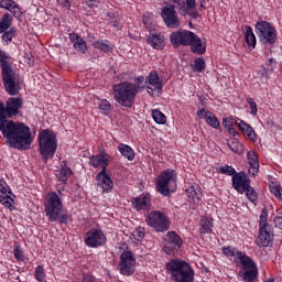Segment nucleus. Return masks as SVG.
Returning a JSON list of instances; mask_svg holds the SVG:
<instances>
[{
    "label": "nucleus",
    "instance_id": "f257e3e1",
    "mask_svg": "<svg viewBox=\"0 0 282 282\" xmlns=\"http://www.w3.org/2000/svg\"><path fill=\"white\" fill-rule=\"evenodd\" d=\"M0 131L11 149L28 151L32 145L30 127L23 122H14L6 117V107L0 101Z\"/></svg>",
    "mask_w": 282,
    "mask_h": 282
},
{
    "label": "nucleus",
    "instance_id": "f03ea898",
    "mask_svg": "<svg viewBox=\"0 0 282 282\" xmlns=\"http://www.w3.org/2000/svg\"><path fill=\"white\" fill-rule=\"evenodd\" d=\"M195 0H178V4H170L162 8L161 17L167 28H180V18H177V11L186 17L189 10H195ZM175 8L177 11H175Z\"/></svg>",
    "mask_w": 282,
    "mask_h": 282
},
{
    "label": "nucleus",
    "instance_id": "7ed1b4c3",
    "mask_svg": "<svg viewBox=\"0 0 282 282\" xmlns=\"http://www.w3.org/2000/svg\"><path fill=\"white\" fill-rule=\"evenodd\" d=\"M0 67L1 77L4 89L9 96H17L19 94V84H17V72L10 64V55L0 50Z\"/></svg>",
    "mask_w": 282,
    "mask_h": 282
},
{
    "label": "nucleus",
    "instance_id": "20e7f679",
    "mask_svg": "<svg viewBox=\"0 0 282 282\" xmlns=\"http://www.w3.org/2000/svg\"><path fill=\"white\" fill-rule=\"evenodd\" d=\"M166 270L175 282H193L195 281V271L191 264L184 260L172 259L165 264Z\"/></svg>",
    "mask_w": 282,
    "mask_h": 282
},
{
    "label": "nucleus",
    "instance_id": "39448f33",
    "mask_svg": "<svg viewBox=\"0 0 282 282\" xmlns=\"http://www.w3.org/2000/svg\"><path fill=\"white\" fill-rule=\"evenodd\" d=\"M40 155L45 164L52 158H54L56 153V149H58V141L56 140V133L52 130H42L37 137Z\"/></svg>",
    "mask_w": 282,
    "mask_h": 282
},
{
    "label": "nucleus",
    "instance_id": "423d86ee",
    "mask_svg": "<svg viewBox=\"0 0 282 282\" xmlns=\"http://www.w3.org/2000/svg\"><path fill=\"white\" fill-rule=\"evenodd\" d=\"M113 94L116 101L121 107L131 108L133 102H135V86L129 82H122L113 86Z\"/></svg>",
    "mask_w": 282,
    "mask_h": 282
},
{
    "label": "nucleus",
    "instance_id": "0eeeda50",
    "mask_svg": "<svg viewBox=\"0 0 282 282\" xmlns=\"http://www.w3.org/2000/svg\"><path fill=\"white\" fill-rule=\"evenodd\" d=\"M234 188L237 191V193H240V195H243L246 193V197L254 204V202L259 198V195L257 194V191H254V187L250 186V177H248V174L246 172H239L234 177Z\"/></svg>",
    "mask_w": 282,
    "mask_h": 282
},
{
    "label": "nucleus",
    "instance_id": "6e6552de",
    "mask_svg": "<svg viewBox=\"0 0 282 282\" xmlns=\"http://www.w3.org/2000/svg\"><path fill=\"white\" fill-rule=\"evenodd\" d=\"M258 36L263 45H274L276 43V29L268 21H259L256 23Z\"/></svg>",
    "mask_w": 282,
    "mask_h": 282
},
{
    "label": "nucleus",
    "instance_id": "1a4fd4ad",
    "mask_svg": "<svg viewBox=\"0 0 282 282\" xmlns=\"http://www.w3.org/2000/svg\"><path fill=\"white\" fill-rule=\"evenodd\" d=\"M45 213L50 221H58V215L63 213V202L56 192H53L46 200Z\"/></svg>",
    "mask_w": 282,
    "mask_h": 282
},
{
    "label": "nucleus",
    "instance_id": "9d476101",
    "mask_svg": "<svg viewBox=\"0 0 282 282\" xmlns=\"http://www.w3.org/2000/svg\"><path fill=\"white\" fill-rule=\"evenodd\" d=\"M145 221L148 226L154 228L156 232H166V230H169V217H166L164 213L160 210L151 212Z\"/></svg>",
    "mask_w": 282,
    "mask_h": 282
},
{
    "label": "nucleus",
    "instance_id": "9b49d317",
    "mask_svg": "<svg viewBox=\"0 0 282 282\" xmlns=\"http://www.w3.org/2000/svg\"><path fill=\"white\" fill-rule=\"evenodd\" d=\"M175 171L165 170L161 173L160 176L156 178L155 187L158 193L163 195L164 197H169L171 195V188H169V185L171 182H175Z\"/></svg>",
    "mask_w": 282,
    "mask_h": 282
},
{
    "label": "nucleus",
    "instance_id": "f8f14e48",
    "mask_svg": "<svg viewBox=\"0 0 282 282\" xmlns=\"http://www.w3.org/2000/svg\"><path fill=\"white\" fill-rule=\"evenodd\" d=\"M163 243V251L170 257L175 254V252H177L182 248V246H184L182 237H180V235H177V232L175 231H169L166 234V237L164 238Z\"/></svg>",
    "mask_w": 282,
    "mask_h": 282
},
{
    "label": "nucleus",
    "instance_id": "ddd939ff",
    "mask_svg": "<svg viewBox=\"0 0 282 282\" xmlns=\"http://www.w3.org/2000/svg\"><path fill=\"white\" fill-rule=\"evenodd\" d=\"M194 36L195 33L193 31L180 30L171 33L170 41L175 48L181 45L188 47V45L193 44Z\"/></svg>",
    "mask_w": 282,
    "mask_h": 282
},
{
    "label": "nucleus",
    "instance_id": "4468645a",
    "mask_svg": "<svg viewBox=\"0 0 282 282\" xmlns=\"http://www.w3.org/2000/svg\"><path fill=\"white\" fill-rule=\"evenodd\" d=\"M120 274L131 276L135 272V258L131 251H123L120 256Z\"/></svg>",
    "mask_w": 282,
    "mask_h": 282
},
{
    "label": "nucleus",
    "instance_id": "2eb2a0df",
    "mask_svg": "<svg viewBox=\"0 0 282 282\" xmlns=\"http://www.w3.org/2000/svg\"><path fill=\"white\" fill-rule=\"evenodd\" d=\"M85 241L88 248H98V246H105L107 236L100 229H91L87 231Z\"/></svg>",
    "mask_w": 282,
    "mask_h": 282
},
{
    "label": "nucleus",
    "instance_id": "dca6fc26",
    "mask_svg": "<svg viewBox=\"0 0 282 282\" xmlns=\"http://www.w3.org/2000/svg\"><path fill=\"white\" fill-rule=\"evenodd\" d=\"M145 83H149L147 89L148 94H150L152 97L153 96H160L162 94V88L164 85L162 84V80H160V75L158 74L156 70L150 72L149 76L145 79Z\"/></svg>",
    "mask_w": 282,
    "mask_h": 282
},
{
    "label": "nucleus",
    "instance_id": "f3484780",
    "mask_svg": "<svg viewBox=\"0 0 282 282\" xmlns=\"http://www.w3.org/2000/svg\"><path fill=\"white\" fill-rule=\"evenodd\" d=\"M23 107L22 98L11 97L7 100V107L4 108V116L8 118H12V116H18L19 109Z\"/></svg>",
    "mask_w": 282,
    "mask_h": 282
},
{
    "label": "nucleus",
    "instance_id": "a211bd4d",
    "mask_svg": "<svg viewBox=\"0 0 282 282\" xmlns=\"http://www.w3.org/2000/svg\"><path fill=\"white\" fill-rule=\"evenodd\" d=\"M132 206L138 213L140 210H149L151 208V194H142L139 197H133Z\"/></svg>",
    "mask_w": 282,
    "mask_h": 282
},
{
    "label": "nucleus",
    "instance_id": "6ab92c4d",
    "mask_svg": "<svg viewBox=\"0 0 282 282\" xmlns=\"http://www.w3.org/2000/svg\"><path fill=\"white\" fill-rule=\"evenodd\" d=\"M270 232H272V226L270 224H264L260 227L258 238L262 248H268L272 243V235Z\"/></svg>",
    "mask_w": 282,
    "mask_h": 282
},
{
    "label": "nucleus",
    "instance_id": "aec40b11",
    "mask_svg": "<svg viewBox=\"0 0 282 282\" xmlns=\"http://www.w3.org/2000/svg\"><path fill=\"white\" fill-rule=\"evenodd\" d=\"M247 158L250 166L249 173L250 175H253V177H257V175H259V156L257 155V152L249 151Z\"/></svg>",
    "mask_w": 282,
    "mask_h": 282
},
{
    "label": "nucleus",
    "instance_id": "412c9836",
    "mask_svg": "<svg viewBox=\"0 0 282 282\" xmlns=\"http://www.w3.org/2000/svg\"><path fill=\"white\" fill-rule=\"evenodd\" d=\"M98 186H101L102 191L109 193L113 188V181H111V176L107 174V172H99L97 175Z\"/></svg>",
    "mask_w": 282,
    "mask_h": 282
},
{
    "label": "nucleus",
    "instance_id": "4be33fe9",
    "mask_svg": "<svg viewBox=\"0 0 282 282\" xmlns=\"http://www.w3.org/2000/svg\"><path fill=\"white\" fill-rule=\"evenodd\" d=\"M69 40L74 43V47L77 52H80V54H85V52H87V42H85L78 33H69Z\"/></svg>",
    "mask_w": 282,
    "mask_h": 282
},
{
    "label": "nucleus",
    "instance_id": "5701e85b",
    "mask_svg": "<svg viewBox=\"0 0 282 282\" xmlns=\"http://www.w3.org/2000/svg\"><path fill=\"white\" fill-rule=\"evenodd\" d=\"M237 254L242 270H252L257 268V263H254V260L246 254V252L237 251Z\"/></svg>",
    "mask_w": 282,
    "mask_h": 282
},
{
    "label": "nucleus",
    "instance_id": "b1692460",
    "mask_svg": "<svg viewBox=\"0 0 282 282\" xmlns=\"http://www.w3.org/2000/svg\"><path fill=\"white\" fill-rule=\"evenodd\" d=\"M148 43L153 47V50H164L166 45L164 36H162L160 33L152 34L148 39Z\"/></svg>",
    "mask_w": 282,
    "mask_h": 282
},
{
    "label": "nucleus",
    "instance_id": "393cba45",
    "mask_svg": "<svg viewBox=\"0 0 282 282\" xmlns=\"http://www.w3.org/2000/svg\"><path fill=\"white\" fill-rule=\"evenodd\" d=\"M191 50L194 54H206V43L202 42V39L194 34V40H192V44H189Z\"/></svg>",
    "mask_w": 282,
    "mask_h": 282
},
{
    "label": "nucleus",
    "instance_id": "a878e982",
    "mask_svg": "<svg viewBox=\"0 0 282 282\" xmlns=\"http://www.w3.org/2000/svg\"><path fill=\"white\" fill-rule=\"evenodd\" d=\"M186 193L189 202H193V204H199V202H202V192L199 185L189 186L186 189Z\"/></svg>",
    "mask_w": 282,
    "mask_h": 282
},
{
    "label": "nucleus",
    "instance_id": "bb28decb",
    "mask_svg": "<svg viewBox=\"0 0 282 282\" xmlns=\"http://www.w3.org/2000/svg\"><path fill=\"white\" fill-rule=\"evenodd\" d=\"M240 131H242L243 135H247L251 142H257V132L251 128L250 124L246 123L243 120H240L238 123Z\"/></svg>",
    "mask_w": 282,
    "mask_h": 282
},
{
    "label": "nucleus",
    "instance_id": "cd10ccee",
    "mask_svg": "<svg viewBox=\"0 0 282 282\" xmlns=\"http://www.w3.org/2000/svg\"><path fill=\"white\" fill-rule=\"evenodd\" d=\"M259 274V269H247L245 272H239L238 276L242 279L243 282H254L257 280V276Z\"/></svg>",
    "mask_w": 282,
    "mask_h": 282
},
{
    "label": "nucleus",
    "instance_id": "c85d7f7f",
    "mask_svg": "<svg viewBox=\"0 0 282 282\" xmlns=\"http://www.w3.org/2000/svg\"><path fill=\"white\" fill-rule=\"evenodd\" d=\"M246 33H245V39L248 47L250 50H254L257 47V36L254 35V32H252V28L249 25L245 26Z\"/></svg>",
    "mask_w": 282,
    "mask_h": 282
},
{
    "label": "nucleus",
    "instance_id": "c756f323",
    "mask_svg": "<svg viewBox=\"0 0 282 282\" xmlns=\"http://www.w3.org/2000/svg\"><path fill=\"white\" fill-rule=\"evenodd\" d=\"M118 151H119V153H121V155H123V158H126L130 162L135 159V152L128 144L120 143L118 145Z\"/></svg>",
    "mask_w": 282,
    "mask_h": 282
},
{
    "label": "nucleus",
    "instance_id": "7c9ffc66",
    "mask_svg": "<svg viewBox=\"0 0 282 282\" xmlns=\"http://www.w3.org/2000/svg\"><path fill=\"white\" fill-rule=\"evenodd\" d=\"M223 124H224L225 129H227L228 133H230V135H239V133L235 130V128H232V126H235V124H237V127H239V121H237V119L225 118V119H223Z\"/></svg>",
    "mask_w": 282,
    "mask_h": 282
},
{
    "label": "nucleus",
    "instance_id": "2f4dec72",
    "mask_svg": "<svg viewBox=\"0 0 282 282\" xmlns=\"http://www.w3.org/2000/svg\"><path fill=\"white\" fill-rule=\"evenodd\" d=\"M69 175H72V169L67 167V163H64L59 170L58 180L62 184H67V180H69Z\"/></svg>",
    "mask_w": 282,
    "mask_h": 282
},
{
    "label": "nucleus",
    "instance_id": "473e14b6",
    "mask_svg": "<svg viewBox=\"0 0 282 282\" xmlns=\"http://www.w3.org/2000/svg\"><path fill=\"white\" fill-rule=\"evenodd\" d=\"M10 25H12V20L10 19V13H4L0 20V34L10 30Z\"/></svg>",
    "mask_w": 282,
    "mask_h": 282
},
{
    "label": "nucleus",
    "instance_id": "72a5a7b5",
    "mask_svg": "<svg viewBox=\"0 0 282 282\" xmlns=\"http://www.w3.org/2000/svg\"><path fill=\"white\" fill-rule=\"evenodd\" d=\"M227 144L234 153H238L239 155L243 153V144H241L239 141L231 139L227 142Z\"/></svg>",
    "mask_w": 282,
    "mask_h": 282
},
{
    "label": "nucleus",
    "instance_id": "f704fd0d",
    "mask_svg": "<svg viewBox=\"0 0 282 282\" xmlns=\"http://www.w3.org/2000/svg\"><path fill=\"white\" fill-rule=\"evenodd\" d=\"M152 118L156 124H166V116L159 109L152 110Z\"/></svg>",
    "mask_w": 282,
    "mask_h": 282
},
{
    "label": "nucleus",
    "instance_id": "c9c22d12",
    "mask_svg": "<svg viewBox=\"0 0 282 282\" xmlns=\"http://www.w3.org/2000/svg\"><path fill=\"white\" fill-rule=\"evenodd\" d=\"M219 173H221L223 175L232 176V182H235V177H236L237 175H239V172L237 173V171L235 170V167H232V166H230V165L220 166V167H219Z\"/></svg>",
    "mask_w": 282,
    "mask_h": 282
},
{
    "label": "nucleus",
    "instance_id": "e433bc0d",
    "mask_svg": "<svg viewBox=\"0 0 282 282\" xmlns=\"http://www.w3.org/2000/svg\"><path fill=\"white\" fill-rule=\"evenodd\" d=\"M274 68H265L264 66H261V68H259L257 70V75L256 78H259V80H263V78H265V80H268V78H270V73L273 72Z\"/></svg>",
    "mask_w": 282,
    "mask_h": 282
},
{
    "label": "nucleus",
    "instance_id": "4c0bfd02",
    "mask_svg": "<svg viewBox=\"0 0 282 282\" xmlns=\"http://www.w3.org/2000/svg\"><path fill=\"white\" fill-rule=\"evenodd\" d=\"M1 193H3V195H6V196L0 195L1 205L6 206V208H11L12 207V202H14V200L12 199V197H10L8 194H6V187L1 188Z\"/></svg>",
    "mask_w": 282,
    "mask_h": 282
},
{
    "label": "nucleus",
    "instance_id": "58836bf2",
    "mask_svg": "<svg viewBox=\"0 0 282 282\" xmlns=\"http://www.w3.org/2000/svg\"><path fill=\"white\" fill-rule=\"evenodd\" d=\"M207 124H209V127H212L213 129H219V120L217 119V116H215V113L209 112L207 115V119H205Z\"/></svg>",
    "mask_w": 282,
    "mask_h": 282
},
{
    "label": "nucleus",
    "instance_id": "ea45409f",
    "mask_svg": "<svg viewBox=\"0 0 282 282\" xmlns=\"http://www.w3.org/2000/svg\"><path fill=\"white\" fill-rule=\"evenodd\" d=\"M17 36V29L14 26H11L8 31H4L2 33V41L12 42V39Z\"/></svg>",
    "mask_w": 282,
    "mask_h": 282
},
{
    "label": "nucleus",
    "instance_id": "a19ab883",
    "mask_svg": "<svg viewBox=\"0 0 282 282\" xmlns=\"http://www.w3.org/2000/svg\"><path fill=\"white\" fill-rule=\"evenodd\" d=\"M34 276H35L36 281L45 282L46 274H45V269L43 268V265H39L35 268Z\"/></svg>",
    "mask_w": 282,
    "mask_h": 282
},
{
    "label": "nucleus",
    "instance_id": "79ce46f5",
    "mask_svg": "<svg viewBox=\"0 0 282 282\" xmlns=\"http://www.w3.org/2000/svg\"><path fill=\"white\" fill-rule=\"evenodd\" d=\"M194 69L195 72L202 73L204 69H206V62L204 61L203 57H197L194 61Z\"/></svg>",
    "mask_w": 282,
    "mask_h": 282
},
{
    "label": "nucleus",
    "instance_id": "37998d69",
    "mask_svg": "<svg viewBox=\"0 0 282 282\" xmlns=\"http://www.w3.org/2000/svg\"><path fill=\"white\" fill-rule=\"evenodd\" d=\"M200 235L213 232V223L210 220H202Z\"/></svg>",
    "mask_w": 282,
    "mask_h": 282
},
{
    "label": "nucleus",
    "instance_id": "c03bdc74",
    "mask_svg": "<svg viewBox=\"0 0 282 282\" xmlns=\"http://www.w3.org/2000/svg\"><path fill=\"white\" fill-rule=\"evenodd\" d=\"M98 109L102 111V113L107 115L111 111V104L107 99H101Z\"/></svg>",
    "mask_w": 282,
    "mask_h": 282
},
{
    "label": "nucleus",
    "instance_id": "a18cd8bd",
    "mask_svg": "<svg viewBox=\"0 0 282 282\" xmlns=\"http://www.w3.org/2000/svg\"><path fill=\"white\" fill-rule=\"evenodd\" d=\"M89 162L91 166L98 169V166H101L102 164V154L93 155Z\"/></svg>",
    "mask_w": 282,
    "mask_h": 282
},
{
    "label": "nucleus",
    "instance_id": "49530a36",
    "mask_svg": "<svg viewBox=\"0 0 282 282\" xmlns=\"http://www.w3.org/2000/svg\"><path fill=\"white\" fill-rule=\"evenodd\" d=\"M12 8H11V14L15 17V19H21L23 17V11L21 10V7L17 4V2H12Z\"/></svg>",
    "mask_w": 282,
    "mask_h": 282
},
{
    "label": "nucleus",
    "instance_id": "de8ad7c7",
    "mask_svg": "<svg viewBox=\"0 0 282 282\" xmlns=\"http://www.w3.org/2000/svg\"><path fill=\"white\" fill-rule=\"evenodd\" d=\"M132 86L134 87V91L138 94V91H140V89H144V76H139L135 79V83L132 84Z\"/></svg>",
    "mask_w": 282,
    "mask_h": 282
},
{
    "label": "nucleus",
    "instance_id": "09e8293b",
    "mask_svg": "<svg viewBox=\"0 0 282 282\" xmlns=\"http://www.w3.org/2000/svg\"><path fill=\"white\" fill-rule=\"evenodd\" d=\"M69 214H67V212H63L58 215L57 220L59 224H64V226H67V224L69 223Z\"/></svg>",
    "mask_w": 282,
    "mask_h": 282
},
{
    "label": "nucleus",
    "instance_id": "8fccbe9b",
    "mask_svg": "<svg viewBox=\"0 0 282 282\" xmlns=\"http://www.w3.org/2000/svg\"><path fill=\"white\" fill-rule=\"evenodd\" d=\"M270 191H271L272 195H274V197H276L278 199H282L281 185L270 186Z\"/></svg>",
    "mask_w": 282,
    "mask_h": 282
},
{
    "label": "nucleus",
    "instance_id": "3c124183",
    "mask_svg": "<svg viewBox=\"0 0 282 282\" xmlns=\"http://www.w3.org/2000/svg\"><path fill=\"white\" fill-rule=\"evenodd\" d=\"M247 102H248V105H249V107H250V113H251V116H257V111H258V109H257V102H254V99H252L251 97H249V98H247Z\"/></svg>",
    "mask_w": 282,
    "mask_h": 282
},
{
    "label": "nucleus",
    "instance_id": "603ef678",
    "mask_svg": "<svg viewBox=\"0 0 282 282\" xmlns=\"http://www.w3.org/2000/svg\"><path fill=\"white\" fill-rule=\"evenodd\" d=\"M94 45L97 50H101V52H110L111 50V46H109L105 42H96Z\"/></svg>",
    "mask_w": 282,
    "mask_h": 282
},
{
    "label": "nucleus",
    "instance_id": "864d4df0",
    "mask_svg": "<svg viewBox=\"0 0 282 282\" xmlns=\"http://www.w3.org/2000/svg\"><path fill=\"white\" fill-rule=\"evenodd\" d=\"M265 221H268V208L264 207L260 214V221H259L260 228L261 226H263V224H267Z\"/></svg>",
    "mask_w": 282,
    "mask_h": 282
},
{
    "label": "nucleus",
    "instance_id": "5fc2aeb1",
    "mask_svg": "<svg viewBox=\"0 0 282 282\" xmlns=\"http://www.w3.org/2000/svg\"><path fill=\"white\" fill-rule=\"evenodd\" d=\"M275 228L282 230V212H278L276 216L273 219Z\"/></svg>",
    "mask_w": 282,
    "mask_h": 282
},
{
    "label": "nucleus",
    "instance_id": "6e6d98bb",
    "mask_svg": "<svg viewBox=\"0 0 282 282\" xmlns=\"http://www.w3.org/2000/svg\"><path fill=\"white\" fill-rule=\"evenodd\" d=\"M212 113L210 110H206V108H202L200 110L197 111V116L202 120H206L208 118V115Z\"/></svg>",
    "mask_w": 282,
    "mask_h": 282
},
{
    "label": "nucleus",
    "instance_id": "4d7b16f0",
    "mask_svg": "<svg viewBox=\"0 0 282 282\" xmlns=\"http://www.w3.org/2000/svg\"><path fill=\"white\" fill-rule=\"evenodd\" d=\"M134 237H137L138 241H142L144 239V228L139 227L135 229Z\"/></svg>",
    "mask_w": 282,
    "mask_h": 282
},
{
    "label": "nucleus",
    "instance_id": "13d9d810",
    "mask_svg": "<svg viewBox=\"0 0 282 282\" xmlns=\"http://www.w3.org/2000/svg\"><path fill=\"white\" fill-rule=\"evenodd\" d=\"M223 252L226 257H235V248L232 247H224Z\"/></svg>",
    "mask_w": 282,
    "mask_h": 282
},
{
    "label": "nucleus",
    "instance_id": "bf43d9fd",
    "mask_svg": "<svg viewBox=\"0 0 282 282\" xmlns=\"http://www.w3.org/2000/svg\"><path fill=\"white\" fill-rule=\"evenodd\" d=\"M12 3H15L14 0H4V3L2 7L4 8V10H9V12H11L13 8Z\"/></svg>",
    "mask_w": 282,
    "mask_h": 282
},
{
    "label": "nucleus",
    "instance_id": "052dcab7",
    "mask_svg": "<svg viewBox=\"0 0 282 282\" xmlns=\"http://www.w3.org/2000/svg\"><path fill=\"white\" fill-rule=\"evenodd\" d=\"M101 166L102 171H100L99 173H107V166H109V159H105V156H102Z\"/></svg>",
    "mask_w": 282,
    "mask_h": 282
},
{
    "label": "nucleus",
    "instance_id": "680f3d73",
    "mask_svg": "<svg viewBox=\"0 0 282 282\" xmlns=\"http://www.w3.org/2000/svg\"><path fill=\"white\" fill-rule=\"evenodd\" d=\"M14 257L18 259V261H23V251H21L19 248L14 249Z\"/></svg>",
    "mask_w": 282,
    "mask_h": 282
},
{
    "label": "nucleus",
    "instance_id": "e2e57ef3",
    "mask_svg": "<svg viewBox=\"0 0 282 282\" xmlns=\"http://www.w3.org/2000/svg\"><path fill=\"white\" fill-rule=\"evenodd\" d=\"M88 8H98V3H100L99 0H86Z\"/></svg>",
    "mask_w": 282,
    "mask_h": 282
},
{
    "label": "nucleus",
    "instance_id": "0e129e2a",
    "mask_svg": "<svg viewBox=\"0 0 282 282\" xmlns=\"http://www.w3.org/2000/svg\"><path fill=\"white\" fill-rule=\"evenodd\" d=\"M187 14H189V17H192V19H198V17H199V12H197V10L188 12Z\"/></svg>",
    "mask_w": 282,
    "mask_h": 282
},
{
    "label": "nucleus",
    "instance_id": "69168bd1",
    "mask_svg": "<svg viewBox=\"0 0 282 282\" xmlns=\"http://www.w3.org/2000/svg\"><path fill=\"white\" fill-rule=\"evenodd\" d=\"M205 3H206V0H203V1L200 2V4H199V10H205V9H206Z\"/></svg>",
    "mask_w": 282,
    "mask_h": 282
},
{
    "label": "nucleus",
    "instance_id": "338daca9",
    "mask_svg": "<svg viewBox=\"0 0 282 282\" xmlns=\"http://www.w3.org/2000/svg\"><path fill=\"white\" fill-rule=\"evenodd\" d=\"M62 2L65 7L69 6V0H62Z\"/></svg>",
    "mask_w": 282,
    "mask_h": 282
},
{
    "label": "nucleus",
    "instance_id": "774afa93",
    "mask_svg": "<svg viewBox=\"0 0 282 282\" xmlns=\"http://www.w3.org/2000/svg\"><path fill=\"white\" fill-rule=\"evenodd\" d=\"M169 1H172V3H175V6H178L180 3V0H169Z\"/></svg>",
    "mask_w": 282,
    "mask_h": 282
}]
</instances>
